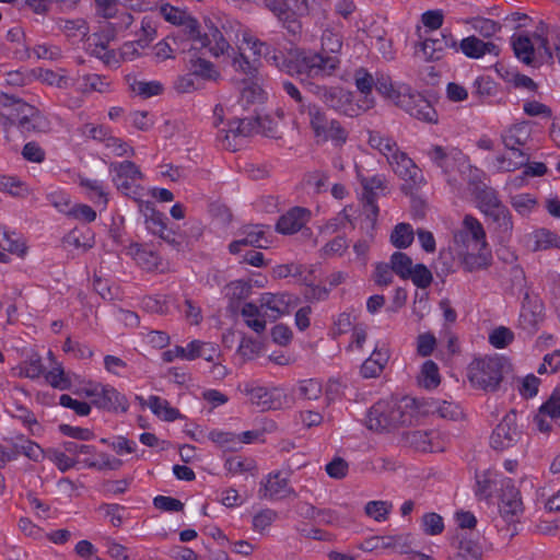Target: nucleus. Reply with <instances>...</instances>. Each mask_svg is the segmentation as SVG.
Returning <instances> with one entry per match:
<instances>
[{"mask_svg":"<svg viewBox=\"0 0 560 560\" xmlns=\"http://www.w3.org/2000/svg\"><path fill=\"white\" fill-rule=\"evenodd\" d=\"M159 12L166 22L183 26L195 48H208L210 54L215 57L223 55L229 49V43L211 20L205 21L207 32L201 33L198 22L179 8L162 3Z\"/></svg>","mask_w":560,"mask_h":560,"instance_id":"f257e3e1","label":"nucleus"},{"mask_svg":"<svg viewBox=\"0 0 560 560\" xmlns=\"http://www.w3.org/2000/svg\"><path fill=\"white\" fill-rule=\"evenodd\" d=\"M416 404V399L408 397L380 400L370 409L366 427L375 432H385L411 424Z\"/></svg>","mask_w":560,"mask_h":560,"instance_id":"f03ea898","label":"nucleus"},{"mask_svg":"<svg viewBox=\"0 0 560 560\" xmlns=\"http://www.w3.org/2000/svg\"><path fill=\"white\" fill-rule=\"evenodd\" d=\"M282 52V70L289 74L306 73L313 78L330 77L340 66V59L336 56H324L323 54H314L306 56L304 51L296 47L283 48Z\"/></svg>","mask_w":560,"mask_h":560,"instance_id":"7ed1b4c3","label":"nucleus"},{"mask_svg":"<svg viewBox=\"0 0 560 560\" xmlns=\"http://www.w3.org/2000/svg\"><path fill=\"white\" fill-rule=\"evenodd\" d=\"M377 92L419 120L425 122L438 120V114L428 100L419 93L410 92L409 89H405L404 92L395 89L390 77L378 79Z\"/></svg>","mask_w":560,"mask_h":560,"instance_id":"20e7f679","label":"nucleus"},{"mask_svg":"<svg viewBox=\"0 0 560 560\" xmlns=\"http://www.w3.org/2000/svg\"><path fill=\"white\" fill-rule=\"evenodd\" d=\"M509 365L503 358L486 357L474 360L468 368V378L472 386L486 392L498 389Z\"/></svg>","mask_w":560,"mask_h":560,"instance_id":"39448f33","label":"nucleus"},{"mask_svg":"<svg viewBox=\"0 0 560 560\" xmlns=\"http://www.w3.org/2000/svg\"><path fill=\"white\" fill-rule=\"evenodd\" d=\"M241 314L245 324L259 334L265 330L267 322H273L280 316V299L276 294L264 293L259 305L246 303Z\"/></svg>","mask_w":560,"mask_h":560,"instance_id":"423d86ee","label":"nucleus"},{"mask_svg":"<svg viewBox=\"0 0 560 560\" xmlns=\"http://www.w3.org/2000/svg\"><path fill=\"white\" fill-rule=\"evenodd\" d=\"M232 67L235 71L247 77L243 80V88L241 90L240 102L243 106L262 103L267 94L262 88L261 79L256 74V68L242 52L233 57Z\"/></svg>","mask_w":560,"mask_h":560,"instance_id":"0eeeda50","label":"nucleus"},{"mask_svg":"<svg viewBox=\"0 0 560 560\" xmlns=\"http://www.w3.org/2000/svg\"><path fill=\"white\" fill-rule=\"evenodd\" d=\"M109 175L116 188L125 195L136 192L141 179L139 167L131 161L114 162L109 164Z\"/></svg>","mask_w":560,"mask_h":560,"instance_id":"6e6552de","label":"nucleus"},{"mask_svg":"<svg viewBox=\"0 0 560 560\" xmlns=\"http://www.w3.org/2000/svg\"><path fill=\"white\" fill-rule=\"evenodd\" d=\"M395 174H397L405 183L401 190L407 195H412L415 190L423 184V176L413 161L405 153L400 152L394 156L389 163Z\"/></svg>","mask_w":560,"mask_h":560,"instance_id":"1a4fd4ad","label":"nucleus"},{"mask_svg":"<svg viewBox=\"0 0 560 560\" xmlns=\"http://www.w3.org/2000/svg\"><path fill=\"white\" fill-rule=\"evenodd\" d=\"M520 439L521 431L516 424V413L510 411L494 429L491 445L494 450L504 451L515 445Z\"/></svg>","mask_w":560,"mask_h":560,"instance_id":"9d476101","label":"nucleus"},{"mask_svg":"<svg viewBox=\"0 0 560 560\" xmlns=\"http://www.w3.org/2000/svg\"><path fill=\"white\" fill-rule=\"evenodd\" d=\"M360 183L363 188V209L364 214L372 224H374L378 214V207L376 198L380 192L386 189L385 179L382 176L360 177Z\"/></svg>","mask_w":560,"mask_h":560,"instance_id":"9b49d317","label":"nucleus"},{"mask_svg":"<svg viewBox=\"0 0 560 560\" xmlns=\"http://www.w3.org/2000/svg\"><path fill=\"white\" fill-rule=\"evenodd\" d=\"M459 155L460 152L456 149L448 150L441 145H433L428 151V156L430 158L431 162L436 167H439L445 176H447V184L453 188H457L459 186L456 178L451 177V173L457 166Z\"/></svg>","mask_w":560,"mask_h":560,"instance_id":"f8f14e48","label":"nucleus"},{"mask_svg":"<svg viewBox=\"0 0 560 560\" xmlns=\"http://www.w3.org/2000/svg\"><path fill=\"white\" fill-rule=\"evenodd\" d=\"M311 219V211L303 207H293L285 214H282V235H291L298 232L300 237L308 240L312 231L306 228V223Z\"/></svg>","mask_w":560,"mask_h":560,"instance_id":"ddd939ff","label":"nucleus"},{"mask_svg":"<svg viewBox=\"0 0 560 560\" xmlns=\"http://www.w3.org/2000/svg\"><path fill=\"white\" fill-rule=\"evenodd\" d=\"M255 130L256 122L253 119L235 118L231 120L222 138L223 147L232 151L237 150L243 139L249 137Z\"/></svg>","mask_w":560,"mask_h":560,"instance_id":"4468645a","label":"nucleus"},{"mask_svg":"<svg viewBox=\"0 0 560 560\" xmlns=\"http://www.w3.org/2000/svg\"><path fill=\"white\" fill-rule=\"evenodd\" d=\"M468 236L472 245L488 247L485 229L479 220L471 214L464 217L460 230L454 233V243L459 247L460 244L466 243Z\"/></svg>","mask_w":560,"mask_h":560,"instance_id":"2eb2a0df","label":"nucleus"},{"mask_svg":"<svg viewBox=\"0 0 560 560\" xmlns=\"http://www.w3.org/2000/svg\"><path fill=\"white\" fill-rule=\"evenodd\" d=\"M351 92L338 86L325 88L322 92V100L327 106L353 117L359 115V109L351 104Z\"/></svg>","mask_w":560,"mask_h":560,"instance_id":"dca6fc26","label":"nucleus"},{"mask_svg":"<svg viewBox=\"0 0 560 560\" xmlns=\"http://www.w3.org/2000/svg\"><path fill=\"white\" fill-rule=\"evenodd\" d=\"M240 390L248 398L250 404L262 411L272 408L278 396L276 387L269 388L255 383H246L243 387H240Z\"/></svg>","mask_w":560,"mask_h":560,"instance_id":"f3484780","label":"nucleus"},{"mask_svg":"<svg viewBox=\"0 0 560 560\" xmlns=\"http://www.w3.org/2000/svg\"><path fill=\"white\" fill-rule=\"evenodd\" d=\"M381 77H388L384 73H377L376 79L373 78V75L368 72L364 68H359L354 72V81L357 89L361 92L363 95L362 98L359 101L358 109L368 110L373 107L374 100L371 95L373 88L377 90V82Z\"/></svg>","mask_w":560,"mask_h":560,"instance_id":"a211bd4d","label":"nucleus"},{"mask_svg":"<svg viewBox=\"0 0 560 560\" xmlns=\"http://www.w3.org/2000/svg\"><path fill=\"white\" fill-rule=\"evenodd\" d=\"M458 258L466 271L472 272L476 270L485 269L491 264V253L487 247L467 245V249H457Z\"/></svg>","mask_w":560,"mask_h":560,"instance_id":"6ab92c4d","label":"nucleus"},{"mask_svg":"<svg viewBox=\"0 0 560 560\" xmlns=\"http://www.w3.org/2000/svg\"><path fill=\"white\" fill-rule=\"evenodd\" d=\"M93 404L100 408L112 412H126L129 408L127 397L110 385H102L98 397Z\"/></svg>","mask_w":560,"mask_h":560,"instance_id":"aec40b11","label":"nucleus"},{"mask_svg":"<svg viewBox=\"0 0 560 560\" xmlns=\"http://www.w3.org/2000/svg\"><path fill=\"white\" fill-rule=\"evenodd\" d=\"M18 126L22 131L26 132H45L49 129L47 118L36 108L28 104L19 106Z\"/></svg>","mask_w":560,"mask_h":560,"instance_id":"412c9836","label":"nucleus"},{"mask_svg":"<svg viewBox=\"0 0 560 560\" xmlns=\"http://www.w3.org/2000/svg\"><path fill=\"white\" fill-rule=\"evenodd\" d=\"M522 512L523 502L520 491L509 480L502 489L500 513L506 521L512 522Z\"/></svg>","mask_w":560,"mask_h":560,"instance_id":"4be33fe9","label":"nucleus"},{"mask_svg":"<svg viewBox=\"0 0 560 560\" xmlns=\"http://www.w3.org/2000/svg\"><path fill=\"white\" fill-rule=\"evenodd\" d=\"M78 464L83 468H91L97 470H117L122 466V462L107 453L98 452L92 446V452L83 454L78 458Z\"/></svg>","mask_w":560,"mask_h":560,"instance_id":"5701e85b","label":"nucleus"},{"mask_svg":"<svg viewBox=\"0 0 560 560\" xmlns=\"http://www.w3.org/2000/svg\"><path fill=\"white\" fill-rule=\"evenodd\" d=\"M320 395L322 384L318 381L313 378L300 381L298 385L292 388L291 393L284 396L282 405L292 407L298 399H318Z\"/></svg>","mask_w":560,"mask_h":560,"instance_id":"b1692460","label":"nucleus"},{"mask_svg":"<svg viewBox=\"0 0 560 560\" xmlns=\"http://www.w3.org/2000/svg\"><path fill=\"white\" fill-rule=\"evenodd\" d=\"M418 408L427 415H438L442 419L458 420L462 417L460 408L452 401L430 399L421 402Z\"/></svg>","mask_w":560,"mask_h":560,"instance_id":"393cba45","label":"nucleus"},{"mask_svg":"<svg viewBox=\"0 0 560 560\" xmlns=\"http://www.w3.org/2000/svg\"><path fill=\"white\" fill-rule=\"evenodd\" d=\"M460 50L468 58H481L486 54L499 55V48L492 42H483L476 36H468L460 42Z\"/></svg>","mask_w":560,"mask_h":560,"instance_id":"a878e982","label":"nucleus"},{"mask_svg":"<svg viewBox=\"0 0 560 560\" xmlns=\"http://www.w3.org/2000/svg\"><path fill=\"white\" fill-rule=\"evenodd\" d=\"M79 185L83 189L84 195L95 206L105 209L108 203V191L103 182L93 178L80 177Z\"/></svg>","mask_w":560,"mask_h":560,"instance_id":"bb28decb","label":"nucleus"},{"mask_svg":"<svg viewBox=\"0 0 560 560\" xmlns=\"http://www.w3.org/2000/svg\"><path fill=\"white\" fill-rule=\"evenodd\" d=\"M456 42L451 35L442 34L440 38H427L421 43V50L427 61L440 60L447 47H455Z\"/></svg>","mask_w":560,"mask_h":560,"instance_id":"cd10ccee","label":"nucleus"},{"mask_svg":"<svg viewBox=\"0 0 560 560\" xmlns=\"http://www.w3.org/2000/svg\"><path fill=\"white\" fill-rule=\"evenodd\" d=\"M494 225L495 232L502 238H510L513 231V220L509 209L502 203L485 213Z\"/></svg>","mask_w":560,"mask_h":560,"instance_id":"c85d7f7f","label":"nucleus"},{"mask_svg":"<svg viewBox=\"0 0 560 560\" xmlns=\"http://www.w3.org/2000/svg\"><path fill=\"white\" fill-rule=\"evenodd\" d=\"M267 243L266 232L261 226H249L244 230L243 237L231 243L230 250L237 254L242 252L243 246L265 247Z\"/></svg>","mask_w":560,"mask_h":560,"instance_id":"c756f323","label":"nucleus"},{"mask_svg":"<svg viewBox=\"0 0 560 560\" xmlns=\"http://www.w3.org/2000/svg\"><path fill=\"white\" fill-rule=\"evenodd\" d=\"M74 375L67 373L61 363L54 361V364L44 374V377L51 387L59 390H69L74 385Z\"/></svg>","mask_w":560,"mask_h":560,"instance_id":"7c9ffc66","label":"nucleus"},{"mask_svg":"<svg viewBox=\"0 0 560 560\" xmlns=\"http://www.w3.org/2000/svg\"><path fill=\"white\" fill-rule=\"evenodd\" d=\"M512 46L515 56L527 66L536 67V47L527 35H514Z\"/></svg>","mask_w":560,"mask_h":560,"instance_id":"2f4dec72","label":"nucleus"},{"mask_svg":"<svg viewBox=\"0 0 560 560\" xmlns=\"http://www.w3.org/2000/svg\"><path fill=\"white\" fill-rule=\"evenodd\" d=\"M530 136L529 127L526 124H517L506 130L502 141L508 150H523Z\"/></svg>","mask_w":560,"mask_h":560,"instance_id":"473e14b6","label":"nucleus"},{"mask_svg":"<svg viewBox=\"0 0 560 560\" xmlns=\"http://www.w3.org/2000/svg\"><path fill=\"white\" fill-rule=\"evenodd\" d=\"M474 195L478 202L479 209L483 213L502 205L497 191L486 184H477L474 189Z\"/></svg>","mask_w":560,"mask_h":560,"instance_id":"72a5a7b5","label":"nucleus"},{"mask_svg":"<svg viewBox=\"0 0 560 560\" xmlns=\"http://www.w3.org/2000/svg\"><path fill=\"white\" fill-rule=\"evenodd\" d=\"M63 243L67 247L86 252L94 245V235L89 229H74L66 235Z\"/></svg>","mask_w":560,"mask_h":560,"instance_id":"f704fd0d","label":"nucleus"},{"mask_svg":"<svg viewBox=\"0 0 560 560\" xmlns=\"http://www.w3.org/2000/svg\"><path fill=\"white\" fill-rule=\"evenodd\" d=\"M536 46V66L542 63H552L553 55L551 48L549 47V40L546 36L544 23H540V26L537 27L536 32L533 35Z\"/></svg>","mask_w":560,"mask_h":560,"instance_id":"c9c22d12","label":"nucleus"},{"mask_svg":"<svg viewBox=\"0 0 560 560\" xmlns=\"http://www.w3.org/2000/svg\"><path fill=\"white\" fill-rule=\"evenodd\" d=\"M145 405L156 417L164 421H174L180 417L176 408H173L167 400L159 396H150Z\"/></svg>","mask_w":560,"mask_h":560,"instance_id":"e433bc0d","label":"nucleus"},{"mask_svg":"<svg viewBox=\"0 0 560 560\" xmlns=\"http://www.w3.org/2000/svg\"><path fill=\"white\" fill-rule=\"evenodd\" d=\"M243 44L246 45V48L249 49L256 58H264L267 62L278 66V58L276 54H271L270 47L266 43L248 33H245L243 35Z\"/></svg>","mask_w":560,"mask_h":560,"instance_id":"4c0bfd02","label":"nucleus"},{"mask_svg":"<svg viewBox=\"0 0 560 560\" xmlns=\"http://www.w3.org/2000/svg\"><path fill=\"white\" fill-rule=\"evenodd\" d=\"M528 155L523 150H509L508 154L497 158V167L502 172H513L528 162Z\"/></svg>","mask_w":560,"mask_h":560,"instance_id":"58836bf2","label":"nucleus"},{"mask_svg":"<svg viewBox=\"0 0 560 560\" xmlns=\"http://www.w3.org/2000/svg\"><path fill=\"white\" fill-rule=\"evenodd\" d=\"M282 278H293L296 282L308 285L314 281V269L298 262L287 264L282 266Z\"/></svg>","mask_w":560,"mask_h":560,"instance_id":"ea45409f","label":"nucleus"},{"mask_svg":"<svg viewBox=\"0 0 560 560\" xmlns=\"http://www.w3.org/2000/svg\"><path fill=\"white\" fill-rule=\"evenodd\" d=\"M452 560H482V549L472 539L462 537Z\"/></svg>","mask_w":560,"mask_h":560,"instance_id":"a19ab883","label":"nucleus"},{"mask_svg":"<svg viewBox=\"0 0 560 560\" xmlns=\"http://www.w3.org/2000/svg\"><path fill=\"white\" fill-rule=\"evenodd\" d=\"M14 375L35 380L44 375V366L38 355H32L13 369Z\"/></svg>","mask_w":560,"mask_h":560,"instance_id":"79ce46f5","label":"nucleus"},{"mask_svg":"<svg viewBox=\"0 0 560 560\" xmlns=\"http://www.w3.org/2000/svg\"><path fill=\"white\" fill-rule=\"evenodd\" d=\"M224 467L232 475H253L256 470V463L250 457L231 456L225 460Z\"/></svg>","mask_w":560,"mask_h":560,"instance_id":"37998d69","label":"nucleus"},{"mask_svg":"<svg viewBox=\"0 0 560 560\" xmlns=\"http://www.w3.org/2000/svg\"><path fill=\"white\" fill-rule=\"evenodd\" d=\"M208 438L211 442L224 451L233 452L240 450L237 433L222 430H212L209 432Z\"/></svg>","mask_w":560,"mask_h":560,"instance_id":"c03bdc74","label":"nucleus"},{"mask_svg":"<svg viewBox=\"0 0 560 560\" xmlns=\"http://www.w3.org/2000/svg\"><path fill=\"white\" fill-rule=\"evenodd\" d=\"M441 382L439 368L436 363L431 360L422 364L421 371L418 375V384L424 388H435Z\"/></svg>","mask_w":560,"mask_h":560,"instance_id":"a18cd8bd","label":"nucleus"},{"mask_svg":"<svg viewBox=\"0 0 560 560\" xmlns=\"http://www.w3.org/2000/svg\"><path fill=\"white\" fill-rule=\"evenodd\" d=\"M37 78L43 83L58 88H69L74 85V80L66 75L63 70L56 72L49 69H39Z\"/></svg>","mask_w":560,"mask_h":560,"instance_id":"49530a36","label":"nucleus"},{"mask_svg":"<svg viewBox=\"0 0 560 560\" xmlns=\"http://www.w3.org/2000/svg\"><path fill=\"white\" fill-rule=\"evenodd\" d=\"M0 190L13 197H25L30 194L28 186L14 176H0Z\"/></svg>","mask_w":560,"mask_h":560,"instance_id":"de8ad7c7","label":"nucleus"},{"mask_svg":"<svg viewBox=\"0 0 560 560\" xmlns=\"http://www.w3.org/2000/svg\"><path fill=\"white\" fill-rule=\"evenodd\" d=\"M74 385L70 389L74 395L96 399L100 390L102 389V383L94 382L91 380H81L78 375H74Z\"/></svg>","mask_w":560,"mask_h":560,"instance_id":"09e8293b","label":"nucleus"},{"mask_svg":"<svg viewBox=\"0 0 560 560\" xmlns=\"http://www.w3.org/2000/svg\"><path fill=\"white\" fill-rule=\"evenodd\" d=\"M190 71L191 75L207 81H217L220 78V73L214 66L210 61L201 58L191 60Z\"/></svg>","mask_w":560,"mask_h":560,"instance_id":"8fccbe9b","label":"nucleus"},{"mask_svg":"<svg viewBox=\"0 0 560 560\" xmlns=\"http://www.w3.org/2000/svg\"><path fill=\"white\" fill-rule=\"evenodd\" d=\"M0 249L18 257H23L26 254L24 241L15 233L9 231L1 237Z\"/></svg>","mask_w":560,"mask_h":560,"instance_id":"3c124183","label":"nucleus"},{"mask_svg":"<svg viewBox=\"0 0 560 560\" xmlns=\"http://www.w3.org/2000/svg\"><path fill=\"white\" fill-rule=\"evenodd\" d=\"M413 230L408 223L397 224L392 234L390 242L397 248H407L413 241Z\"/></svg>","mask_w":560,"mask_h":560,"instance_id":"603ef678","label":"nucleus"},{"mask_svg":"<svg viewBox=\"0 0 560 560\" xmlns=\"http://www.w3.org/2000/svg\"><path fill=\"white\" fill-rule=\"evenodd\" d=\"M83 92L97 91L106 92L108 90V83L98 74H86L74 81V85Z\"/></svg>","mask_w":560,"mask_h":560,"instance_id":"864d4df0","label":"nucleus"},{"mask_svg":"<svg viewBox=\"0 0 560 560\" xmlns=\"http://www.w3.org/2000/svg\"><path fill=\"white\" fill-rule=\"evenodd\" d=\"M141 308L151 314H166L170 310V299L162 295L145 296L141 301Z\"/></svg>","mask_w":560,"mask_h":560,"instance_id":"5fc2aeb1","label":"nucleus"},{"mask_svg":"<svg viewBox=\"0 0 560 560\" xmlns=\"http://www.w3.org/2000/svg\"><path fill=\"white\" fill-rule=\"evenodd\" d=\"M534 250H546L549 248H560V237L546 229H540L534 233Z\"/></svg>","mask_w":560,"mask_h":560,"instance_id":"6e6d98bb","label":"nucleus"},{"mask_svg":"<svg viewBox=\"0 0 560 560\" xmlns=\"http://www.w3.org/2000/svg\"><path fill=\"white\" fill-rule=\"evenodd\" d=\"M60 27L67 37L73 39H83L89 34V26L83 19L66 20Z\"/></svg>","mask_w":560,"mask_h":560,"instance_id":"4d7b16f0","label":"nucleus"},{"mask_svg":"<svg viewBox=\"0 0 560 560\" xmlns=\"http://www.w3.org/2000/svg\"><path fill=\"white\" fill-rule=\"evenodd\" d=\"M130 89L133 93L148 98L161 94L163 85L159 81L133 80Z\"/></svg>","mask_w":560,"mask_h":560,"instance_id":"13d9d810","label":"nucleus"},{"mask_svg":"<svg viewBox=\"0 0 560 560\" xmlns=\"http://www.w3.org/2000/svg\"><path fill=\"white\" fill-rule=\"evenodd\" d=\"M342 47L341 37L329 31H324L322 35V49L318 54H323L324 56H336L340 52Z\"/></svg>","mask_w":560,"mask_h":560,"instance_id":"bf43d9fd","label":"nucleus"},{"mask_svg":"<svg viewBox=\"0 0 560 560\" xmlns=\"http://www.w3.org/2000/svg\"><path fill=\"white\" fill-rule=\"evenodd\" d=\"M113 19L116 21L113 23L108 22L104 25V31L110 32V35L107 37V39H114L118 33L127 30L133 22L132 15L126 11L119 12L117 10L116 16Z\"/></svg>","mask_w":560,"mask_h":560,"instance_id":"052dcab7","label":"nucleus"},{"mask_svg":"<svg viewBox=\"0 0 560 560\" xmlns=\"http://www.w3.org/2000/svg\"><path fill=\"white\" fill-rule=\"evenodd\" d=\"M392 508V503L387 501H370L365 504L364 512L376 522H385Z\"/></svg>","mask_w":560,"mask_h":560,"instance_id":"680f3d73","label":"nucleus"},{"mask_svg":"<svg viewBox=\"0 0 560 560\" xmlns=\"http://www.w3.org/2000/svg\"><path fill=\"white\" fill-rule=\"evenodd\" d=\"M432 434L427 431H412L407 434V441L420 452H433Z\"/></svg>","mask_w":560,"mask_h":560,"instance_id":"e2e57ef3","label":"nucleus"},{"mask_svg":"<svg viewBox=\"0 0 560 560\" xmlns=\"http://www.w3.org/2000/svg\"><path fill=\"white\" fill-rule=\"evenodd\" d=\"M47 458L52 462L56 467L65 472L75 466H78V458L71 457L66 453V451H59V450H48L47 451Z\"/></svg>","mask_w":560,"mask_h":560,"instance_id":"0e129e2a","label":"nucleus"},{"mask_svg":"<svg viewBox=\"0 0 560 560\" xmlns=\"http://www.w3.org/2000/svg\"><path fill=\"white\" fill-rule=\"evenodd\" d=\"M105 149L114 156H132L135 155L133 148L124 139L115 137L106 139Z\"/></svg>","mask_w":560,"mask_h":560,"instance_id":"69168bd1","label":"nucleus"},{"mask_svg":"<svg viewBox=\"0 0 560 560\" xmlns=\"http://www.w3.org/2000/svg\"><path fill=\"white\" fill-rule=\"evenodd\" d=\"M412 260L409 256L401 252H396L392 255L390 267L392 270L402 279L409 278L412 268Z\"/></svg>","mask_w":560,"mask_h":560,"instance_id":"338daca9","label":"nucleus"},{"mask_svg":"<svg viewBox=\"0 0 560 560\" xmlns=\"http://www.w3.org/2000/svg\"><path fill=\"white\" fill-rule=\"evenodd\" d=\"M541 411L548 412L550 420L560 425V387H556L548 400L541 405Z\"/></svg>","mask_w":560,"mask_h":560,"instance_id":"774afa93","label":"nucleus"}]
</instances>
